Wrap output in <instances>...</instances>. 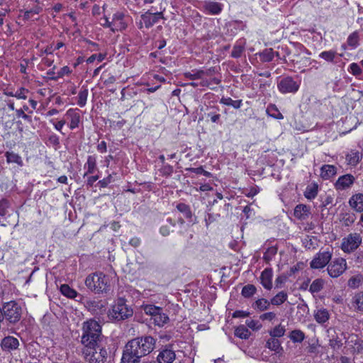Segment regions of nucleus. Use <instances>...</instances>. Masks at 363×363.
Segmentation results:
<instances>
[{
	"instance_id": "1",
	"label": "nucleus",
	"mask_w": 363,
	"mask_h": 363,
	"mask_svg": "<svg viewBox=\"0 0 363 363\" xmlns=\"http://www.w3.org/2000/svg\"><path fill=\"white\" fill-rule=\"evenodd\" d=\"M155 340L151 336L134 338L125 345L122 363H138L141 357L149 354L153 351Z\"/></svg>"
},
{
	"instance_id": "2",
	"label": "nucleus",
	"mask_w": 363,
	"mask_h": 363,
	"mask_svg": "<svg viewBox=\"0 0 363 363\" xmlns=\"http://www.w3.org/2000/svg\"><path fill=\"white\" fill-rule=\"evenodd\" d=\"M83 333L81 342L83 345H96L100 340L101 335V327L99 323L90 319L83 323Z\"/></svg>"
},
{
	"instance_id": "3",
	"label": "nucleus",
	"mask_w": 363,
	"mask_h": 363,
	"mask_svg": "<svg viewBox=\"0 0 363 363\" xmlns=\"http://www.w3.org/2000/svg\"><path fill=\"white\" fill-rule=\"evenodd\" d=\"M84 283L86 286L95 294H101L109 290L108 278L102 272L89 274Z\"/></svg>"
},
{
	"instance_id": "4",
	"label": "nucleus",
	"mask_w": 363,
	"mask_h": 363,
	"mask_svg": "<svg viewBox=\"0 0 363 363\" xmlns=\"http://www.w3.org/2000/svg\"><path fill=\"white\" fill-rule=\"evenodd\" d=\"M82 353L85 359L89 363H104L107 358V351L101 347L98 343L94 345H84Z\"/></svg>"
},
{
	"instance_id": "5",
	"label": "nucleus",
	"mask_w": 363,
	"mask_h": 363,
	"mask_svg": "<svg viewBox=\"0 0 363 363\" xmlns=\"http://www.w3.org/2000/svg\"><path fill=\"white\" fill-rule=\"evenodd\" d=\"M133 315V310L128 307L124 298H118L109 311L108 316L113 320H121L128 318Z\"/></svg>"
},
{
	"instance_id": "6",
	"label": "nucleus",
	"mask_w": 363,
	"mask_h": 363,
	"mask_svg": "<svg viewBox=\"0 0 363 363\" xmlns=\"http://www.w3.org/2000/svg\"><path fill=\"white\" fill-rule=\"evenodd\" d=\"M4 318L11 323H16L21 319L22 314L21 307L15 301H9L3 306Z\"/></svg>"
},
{
	"instance_id": "7",
	"label": "nucleus",
	"mask_w": 363,
	"mask_h": 363,
	"mask_svg": "<svg viewBox=\"0 0 363 363\" xmlns=\"http://www.w3.org/2000/svg\"><path fill=\"white\" fill-rule=\"evenodd\" d=\"M362 241V236L359 233H350L342 239L341 250L345 253H351L359 247Z\"/></svg>"
},
{
	"instance_id": "8",
	"label": "nucleus",
	"mask_w": 363,
	"mask_h": 363,
	"mask_svg": "<svg viewBox=\"0 0 363 363\" xmlns=\"http://www.w3.org/2000/svg\"><path fill=\"white\" fill-rule=\"evenodd\" d=\"M333 255L332 250L327 249L324 251L318 252L311 260L310 267L312 269H323L328 264Z\"/></svg>"
},
{
	"instance_id": "9",
	"label": "nucleus",
	"mask_w": 363,
	"mask_h": 363,
	"mask_svg": "<svg viewBox=\"0 0 363 363\" xmlns=\"http://www.w3.org/2000/svg\"><path fill=\"white\" fill-rule=\"evenodd\" d=\"M300 86V84L291 77H286L281 79L277 83V89L281 94H294Z\"/></svg>"
},
{
	"instance_id": "10",
	"label": "nucleus",
	"mask_w": 363,
	"mask_h": 363,
	"mask_svg": "<svg viewBox=\"0 0 363 363\" xmlns=\"http://www.w3.org/2000/svg\"><path fill=\"white\" fill-rule=\"evenodd\" d=\"M347 263L343 258H337L332 261L328 266V274L333 277L336 278L340 276L346 269Z\"/></svg>"
},
{
	"instance_id": "11",
	"label": "nucleus",
	"mask_w": 363,
	"mask_h": 363,
	"mask_svg": "<svg viewBox=\"0 0 363 363\" xmlns=\"http://www.w3.org/2000/svg\"><path fill=\"white\" fill-rule=\"evenodd\" d=\"M175 359V352L169 347L162 349L157 357L158 363H173Z\"/></svg>"
},
{
	"instance_id": "12",
	"label": "nucleus",
	"mask_w": 363,
	"mask_h": 363,
	"mask_svg": "<svg viewBox=\"0 0 363 363\" xmlns=\"http://www.w3.org/2000/svg\"><path fill=\"white\" fill-rule=\"evenodd\" d=\"M355 181V178L350 174L342 175L335 183L337 190L342 191L350 188Z\"/></svg>"
},
{
	"instance_id": "13",
	"label": "nucleus",
	"mask_w": 363,
	"mask_h": 363,
	"mask_svg": "<svg viewBox=\"0 0 363 363\" xmlns=\"http://www.w3.org/2000/svg\"><path fill=\"white\" fill-rule=\"evenodd\" d=\"M127 27V23L124 20V14L121 12H116L113 15L111 20V31H121Z\"/></svg>"
},
{
	"instance_id": "14",
	"label": "nucleus",
	"mask_w": 363,
	"mask_h": 363,
	"mask_svg": "<svg viewBox=\"0 0 363 363\" xmlns=\"http://www.w3.org/2000/svg\"><path fill=\"white\" fill-rule=\"evenodd\" d=\"M65 117L69 121V127L71 130H74L79 126L81 120L79 109L69 108L65 114Z\"/></svg>"
},
{
	"instance_id": "15",
	"label": "nucleus",
	"mask_w": 363,
	"mask_h": 363,
	"mask_svg": "<svg viewBox=\"0 0 363 363\" xmlns=\"http://www.w3.org/2000/svg\"><path fill=\"white\" fill-rule=\"evenodd\" d=\"M184 75L186 79L190 80L201 79L199 84L201 86H211V83L208 82V79L204 78V72L203 69L192 70L191 72H185Z\"/></svg>"
},
{
	"instance_id": "16",
	"label": "nucleus",
	"mask_w": 363,
	"mask_h": 363,
	"mask_svg": "<svg viewBox=\"0 0 363 363\" xmlns=\"http://www.w3.org/2000/svg\"><path fill=\"white\" fill-rule=\"evenodd\" d=\"M273 272L270 268L265 269L261 274L260 282L263 287L267 290L272 289Z\"/></svg>"
},
{
	"instance_id": "17",
	"label": "nucleus",
	"mask_w": 363,
	"mask_h": 363,
	"mask_svg": "<svg viewBox=\"0 0 363 363\" xmlns=\"http://www.w3.org/2000/svg\"><path fill=\"white\" fill-rule=\"evenodd\" d=\"M311 214L310 206L305 204L297 205L294 211V216L298 220H304L307 219Z\"/></svg>"
},
{
	"instance_id": "18",
	"label": "nucleus",
	"mask_w": 363,
	"mask_h": 363,
	"mask_svg": "<svg viewBox=\"0 0 363 363\" xmlns=\"http://www.w3.org/2000/svg\"><path fill=\"white\" fill-rule=\"evenodd\" d=\"M350 207L357 212H363V194H356L349 200Z\"/></svg>"
},
{
	"instance_id": "19",
	"label": "nucleus",
	"mask_w": 363,
	"mask_h": 363,
	"mask_svg": "<svg viewBox=\"0 0 363 363\" xmlns=\"http://www.w3.org/2000/svg\"><path fill=\"white\" fill-rule=\"evenodd\" d=\"M162 17L161 12H157L155 13H146L142 16V19L146 28H150L155 23H157L160 18Z\"/></svg>"
},
{
	"instance_id": "20",
	"label": "nucleus",
	"mask_w": 363,
	"mask_h": 363,
	"mask_svg": "<svg viewBox=\"0 0 363 363\" xmlns=\"http://www.w3.org/2000/svg\"><path fill=\"white\" fill-rule=\"evenodd\" d=\"M19 342L17 338L9 336L3 339L1 347L4 350H12L18 348Z\"/></svg>"
},
{
	"instance_id": "21",
	"label": "nucleus",
	"mask_w": 363,
	"mask_h": 363,
	"mask_svg": "<svg viewBox=\"0 0 363 363\" xmlns=\"http://www.w3.org/2000/svg\"><path fill=\"white\" fill-rule=\"evenodd\" d=\"M223 9L221 4L213 1L206 2L204 10L208 14L217 15L219 14Z\"/></svg>"
},
{
	"instance_id": "22",
	"label": "nucleus",
	"mask_w": 363,
	"mask_h": 363,
	"mask_svg": "<svg viewBox=\"0 0 363 363\" xmlns=\"http://www.w3.org/2000/svg\"><path fill=\"white\" fill-rule=\"evenodd\" d=\"M314 318L317 323L323 324L330 318L329 311L323 308H318L314 312Z\"/></svg>"
},
{
	"instance_id": "23",
	"label": "nucleus",
	"mask_w": 363,
	"mask_h": 363,
	"mask_svg": "<svg viewBox=\"0 0 363 363\" xmlns=\"http://www.w3.org/2000/svg\"><path fill=\"white\" fill-rule=\"evenodd\" d=\"M363 154L357 150H352L346 155L347 164L352 166H356L362 160Z\"/></svg>"
},
{
	"instance_id": "24",
	"label": "nucleus",
	"mask_w": 363,
	"mask_h": 363,
	"mask_svg": "<svg viewBox=\"0 0 363 363\" xmlns=\"http://www.w3.org/2000/svg\"><path fill=\"white\" fill-rule=\"evenodd\" d=\"M337 173V168L334 165L325 164L320 169V177L323 179H329Z\"/></svg>"
},
{
	"instance_id": "25",
	"label": "nucleus",
	"mask_w": 363,
	"mask_h": 363,
	"mask_svg": "<svg viewBox=\"0 0 363 363\" xmlns=\"http://www.w3.org/2000/svg\"><path fill=\"white\" fill-rule=\"evenodd\" d=\"M288 298V294L286 291H281L276 294L271 300V304L274 306H280Z\"/></svg>"
},
{
	"instance_id": "26",
	"label": "nucleus",
	"mask_w": 363,
	"mask_h": 363,
	"mask_svg": "<svg viewBox=\"0 0 363 363\" xmlns=\"http://www.w3.org/2000/svg\"><path fill=\"white\" fill-rule=\"evenodd\" d=\"M60 290L62 295L69 298H74L78 295L77 291L71 288L68 284H62Z\"/></svg>"
},
{
	"instance_id": "27",
	"label": "nucleus",
	"mask_w": 363,
	"mask_h": 363,
	"mask_svg": "<svg viewBox=\"0 0 363 363\" xmlns=\"http://www.w3.org/2000/svg\"><path fill=\"white\" fill-rule=\"evenodd\" d=\"M289 337L294 343H301L304 340L306 336L302 330L296 329L290 333Z\"/></svg>"
},
{
	"instance_id": "28",
	"label": "nucleus",
	"mask_w": 363,
	"mask_h": 363,
	"mask_svg": "<svg viewBox=\"0 0 363 363\" xmlns=\"http://www.w3.org/2000/svg\"><path fill=\"white\" fill-rule=\"evenodd\" d=\"M153 323L155 325L162 327L169 321V317L167 314L160 311L156 315L152 318Z\"/></svg>"
},
{
	"instance_id": "29",
	"label": "nucleus",
	"mask_w": 363,
	"mask_h": 363,
	"mask_svg": "<svg viewBox=\"0 0 363 363\" xmlns=\"http://www.w3.org/2000/svg\"><path fill=\"white\" fill-rule=\"evenodd\" d=\"M266 347L277 353H279L282 350L280 341L274 337H271L267 341Z\"/></svg>"
},
{
	"instance_id": "30",
	"label": "nucleus",
	"mask_w": 363,
	"mask_h": 363,
	"mask_svg": "<svg viewBox=\"0 0 363 363\" xmlns=\"http://www.w3.org/2000/svg\"><path fill=\"white\" fill-rule=\"evenodd\" d=\"M352 303L356 310L363 311V291L359 292L353 296Z\"/></svg>"
},
{
	"instance_id": "31",
	"label": "nucleus",
	"mask_w": 363,
	"mask_h": 363,
	"mask_svg": "<svg viewBox=\"0 0 363 363\" xmlns=\"http://www.w3.org/2000/svg\"><path fill=\"white\" fill-rule=\"evenodd\" d=\"M318 187L316 184H313L306 187L304 191V196L307 199L312 200L315 199L318 194Z\"/></svg>"
},
{
	"instance_id": "32",
	"label": "nucleus",
	"mask_w": 363,
	"mask_h": 363,
	"mask_svg": "<svg viewBox=\"0 0 363 363\" xmlns=\"http://www.w3.org/2000/svg\"><path fill=\"white\" fill-rule=\"evenodd\" d=\"M359 35L357 31H354L350 34L347 39V43L352 49L356 48L359 45Z\"/></svg>"
},
{
	"instance_id": "33",
	"label": "nucleus",
	"mask_w": 363,
	"mask_h": 363,
	"mask_svg": "<svg viewBox=\"0 0 363 363\" xmlns=\"http://www.w3.org/2000/svg\"><path fill=\"white\" fill-rule=\"evenodd\" d=\"M250 334L249 330L243 325L237 327L235 330V335L241 339H247Z\"/></svg>"
},
{
	"instance_id": "34",
	"label": "nucleus",
	"mask_w": 363,
	"mask_h": 363,
	"mask_svg": "<svg viewBox=\"0 0 363 363\" xmlns=\"http://www.w3.org/2000/svg\"><path fill=\"white\" fill-rule=\"evenodd\" d=\"M96 167V160L94 156H89L87 158V161L85 164V168L87 169L86 172L84 174V176H86L88 174H92L94 173L95 169Z\"/></svg>"
},
{
	"instance_id": "35",
	"label": "nucleus",
	"mask_w": 363,
	"mask_h": 363,
	"mask_svg": "<svg viewBox=\"0 0 363 363\" xmlns=\"http://www.w3.org/2000/svg\"><path fill=\"white\" fill-rule=\"evenodd\" d=\"M6 161L9 163H16L19 166L23 165V160L21 157L16 153L13 152H7L6 153Z\"/></svg>"
},
{
	"instance_id": "36",
	"label": "nucleus",
	"mask_w": 363,
	"mask_h": 363,
	"mask_svg": "<svg viewBox=\"0 0 363 363\" xmlns=\"http://www.w3.org/2000/svg\"><path fill=\"white\" fill-rule=\"evenodd\" d=\"M270 301H269L266 298H259L258 300H257L253 306L255 309H257L260 311H265V310H267L269 306H270Z\"/></svg>"
},
{
	"instance_id": "37",
	"label": "nucleus",
	"mask_w": 363,
	"mask_h": 363,
	"mask_svg": "<svg viewBox=\"0 0 363 363\" xmlns=\"http://www.w3.org/2000/svg\"><path fill=\"white\" fill-rule=\"evenodd\" d=\"M267 113L271 117L276 119H283V115L279 112V109L274 104H270L267 108Z\"/></svg>"
},
{
	"instance_id": "38",
	"label": "nucleus",
	"mask_w": 363,
	"mask_h": 363,
	"mask_svg": "<svg viewBox=\"0 0 363 363\" xmlns=\"http://www.w3.org/2000/svg\"><path fill=\"white\" fill-rule=\"evenodd\" d=\"M337 55V52L335 50H327L321 52L319 54V57L323 59L328 62H333L334 59Z\"/></svg>"
},
{
	"instance_id": "39",
	"label": "nucleus",
	"mask_w": 363,
	"mask_h": 363,
	"mask_svg": "<svg viewBox=\"0 0 363 363\" xmlns=\"http://www.w3.org/2000/svg\"><path fill=\"white\" fill-rule=\"evenodd\" d=\"M257 291L256 287L252 284L245 286L241 291L242 296L245 298L252 297Z\"/></svg>"
},
{
	"instance_id": "40",
	"label": "nucleus",
	"mask_w": 363,
	"mask_h": 363,
	"mask_svg": "<svg viewBox=\"0 0 363 363\" xmlns=\"http://www.w3.org/2000/svg\"><path fill=\"white\" fill-rule=\"evenodd\" d=\"M324 281L323 279H315L310 286L309 291L314 294L320 291L323 287Z\"/></svg>"
},
{
	"instance_id": "41",
	"label": "nucleus",
	"mask_w": 363,
	"mask_h": 363,
	"mask_svg": "<svg viewBox=\"0 0 363 363\" xmlns=\"http://www.w3.org/2000/svg\"><path fill=\"white\" fill-rule=\"evenodd\" d=\"M144 312L145 314L151 315L152 319L157 314L162 308L154 305L148 304L144 306Z\"/></svg>"
},
{
	"instance_id": "42",
	"label": "nucleus",
	"mask_w": 363,
	"mask_h": 363,
	"mask_svg": "<svg viewBox=\"0 0 363 363\" xmlns=\"http://www.w3.org/2000/svg\"><path fill=\"white\" fill-rule=\"evenodd\" d=\"M88 97V89H82L78 94V101L77 104L80 107H84L86 105V100Z\"/></svg>"
},
{
	"instance_id": "43",
	"label": "nucleus",
	"mask_w": 363,
	"mask_h": 363,
	"mask_svg": "<svg viewBox=\"0 0 363 363\" xmlns=\"http://www.w3.org/2000/svg\"><path fill=\"white\" fill-rule=\"evenodd\" d=\"M220 103L226 105V106H231L234 107L235 108H239L241 106L242 101L241 100H233L231 98H222L220 99Z\"/></svg>"
},
{
	"instance_id": "44",
	"label": "nucleus",
	"mask_w": 363,
	"mask_h": 363,
	"mask_svg": "<svg viewBox=\"0 0 363 363\" xmlns=\"http://www.w3.org/2000/svg\"><path fill=\"white\" fill-rule=\"evenodd\" d=\"M286 330L281 325H278L273 330L269 332V335L272 337H281L284 335Z\"/></svg>"
},
{
	"instance_id": "45",
	"label": "nucleus",
	"mask_w": 363,
	"mask_h": 363,
	"mask_svg": "<svg viewBox=\"0 0 363 363\" xmlns=\"http://www.w3.org/2000/svg\"><path fill=\"white\" fill-rule=\"evenodd\" d=\"M260 60L264 62H271L274 59V52L272 49H266L260 53Z\"/></svg>"
},
{
	"instance_id": "46",
	"label": "nucleus",
	"mask_w": 363,
	"mask_h": 363,
	"mask_svg": "<svg viewBox=\"0 0 363 363\" xmlns=\"http://www.w3.org/2000/svg\"><path fill=\"white\" fill-rule=\"evenodd\" d=\"M348 72L352 75L357 77L362 74V70L358 64L352 62L348 67Z\"/></svg>"
},
{
	"instance_id": "47",
	"label": "nucleus",
	"mask_w": 363,
	"mask_h": 363,
	"mask_svg": "<svg viewBox=\"0 0 363 363\" xmlns=\"http://www.w3.org/2000/svg\"><path fill=\"white\" fill-rule=\"evenodd\" d=\"M28 93H29L28 89L23 88V87H21L19 89H18L14 93L13 96H14V97H16L18 99L25 100L27 99V95Z\"/></svg>"
},
{
	"instance_id": "48",
	"label": "nucleus",
	"mask_w": 363,
	"mask_h": 363,
	"mask_svg": "<svg viewBox=\"0 0 363 363\" xmlns=\"http://www.w3.org/2000/svg\"><path fill=\"white\" fill-rule=\"evenodd\" d=\"M177 208L179 211L184 213L186 217L191 216V211L189 207L186 204L180 203L177 204Z\"/></svg>"
},
{
	"instance_id": "49",
	"label": "nucleus",
	"mask_w": 363,
	"mask_h": 363,
	"mask_svg": "<svg viewBox=\"0 0 363 363\" xmlns=\"http://www.w3.org/2000/svg\"><path fill=\"white\" fill-rule=\"evenodd\" d=\"M243 51H244V48L242 45H236L233 48L231 55L233 57L238 58L241 56Z\"/></svg>"
},
{
	"instance_id": "50",
	"label": "nucleus",
	"mask_w": 363,
	"mask_h": 363,
	"mask_svg": "<svg viewBox=\"0 0 363 363\" xmlns=\"http://www.w3.org/2000/svg\"><path fill=\"white\" fill-rule=\"evenodd\" d=\"M106 55L99 53V54H94L91 55L86 60L88 63H92L95 60H97L99 62H101L105 59Z\"/></svg>"
},
{
	"instance_id": "51",
	"label": "nucleus",
	"mask_w": 363,
	"mask_h": 363,
	"mask_svg": "<svg viewBox=\"0 0 363 363\" xmlns=\"http://www.w3.org/2000/svg\"><path fill=\"white\" fill-rule=\"evenodd\" d=\"M246 325L253 330H257L261 328V325L259 322L255 320H247L245 322Z\"/></svg>"
},
{
	"instance_id": "52",
	"label": "nucleus",
	"mask_w": 363,
	"mask_h": 363,
	"mask_svg": "<svg viewBox=\"0 0 363 363\" xmlns=\"http://www.w3.org/2000/svg\"><path fill=\"white\" fill-rule=\"evenodd\" d=\"M50 123L54 125L55 130H57L59 132H61L62 128L66 123V120L62 119L57 122H55L54 119H51Z\"/></svg>"
},
{
	"instance_id": "53",
	"label": "nucleus",
	"mask_w": 363,
	"mask_h": 363,
	"mask_svg": "<svg viewBox=\"0 0 363 363\" xmlns=\"http://www.w3.org/2000/svg\"><path fill=\"white\" fill-rule=\"evenodd\" d=\"M277 253V250L274 248H269L267 251L264 254L263 258L267 262H269L272 257L275 255Z\"/></svg>"
},
{
	"instance_id": "54",
	"label": "nucleus",
	"mask_w": 363,
	"mask_h": 363,
	"mask_svg": "<svg viewBox=\"0 0 363 363\" xmlns=\"http://www.w3.org/2000/svg\"><path fill=\"white\" fill-rule=\"evenodd\" d=\"M189 171L196 174H203L206 177H210L211 175L209 172L204 170L202 167L191 168L189 169Z\"/></svg>"
},
{
	"instance_id": "55",
	"label": "nucleus",
	"mask_w": 363,
	"mask_h": 363,
	"mask_svg": "<svg viewBox=\"0 0 363 363\" xmlns=\"http://www.w3.org/2000/svg\"><path fill=\"white\" fill-rule=\"evenodd\" d=\"M275 318H276V313L274 312L264 313L259 316L260 320H269V321H272Z\"/></svg>"
},
{
	"instance_id": "56",
	"label": "nucleus",
	"mask_w": 363,
	"mask_h": 363,
	"mask_svg": "<svg viewBox=\"0 0 363 363\" xmlns=\"http://www.w3.org/2000/svg\"><path fill=\"white\" fill-rule=\"evenodd\" d=\"M250 313L244 311H235L233 314V318H245L249 316Z\"/></svg>"
},
{
	"instance_id": "57",
	"label": "nucleus",
	"mask_w": 363,
	"mask_h": 363,
	"mask_svg": "<svg viewBox=\"0 0 363 363\" xmlns=\"http://www.w3.org/2000/svg\"><path fill=\"white\" fill-rule=\"evenodd\" d=\"M318 345L316 342L310 343L307 347L308 353H316L318 352Z\"/></svg>"
},
{
	"instance_id": "58",
	"label": "nucleus",
	"mask_w": 363,
	"mask_h": 363,
	"mask_svg": "<svg viewBox=\"0 0 363 363\" xmlns=\"http://www.w3.org/2000/svg\"><path fill=\"white\" fill-rule=\"evenodd\" d=\"M71 72L69 67L65 66L60 69L57 73V77H62L65 75L69 74Z\"/></svg>"
},
{
	"instance_id": "59",
	"label": "nucleus",
	"mask_w": 363,
	"mask_h": 363,
	"mask_svg": "<svg viewBox=\"0 0 363 363\" xmlns=\"http://www.w3.org/2000/svg\"><path fill=\"white\" fill-rule=\"evenodd\" d=\"M100 24L104 28H109L111 30V21H110L106 16L101 18Z\"/></svg>"
},
{
	"instance_id": "60",
	"label": "nucleus",
	"mask_w": 363,
	"mask_h": 363,
	"mask_svg": "<svg viewBox=\"0 0 363 363\" xmlns=\"http://www.w3.org/2000/svg\"><path fill=\"white\" fill-rule=\"evenodd\" d=\"M97 150L101 153H104L107 150L106 143L105 141H101L97 145Z\"/></svg>"
},
{
	"instance_id": "61",
	"label": "nucleus",
	"mask_w": 363,
	"mask_h": 363,
	"mask_svg": "<svg viewBox=\"0 0 363 363\" xmlns=\"http://www.w3.org/2000/svg\"><path fill=\"white\" fill-rule=\"evenodd\" d=\"M286 278L283 276H279L275 280L276 287L279 288L281 284L285 281Z\"/></svg>"
},
{
	"instance_id": "62",
	"label": "nucleus",
	"mask_w": 363,
	"mask_h": 363,
	"mask_svg": "<svg viewBox=\"0 0 363 363\" xmlns=\"http://www.w3.org/2000/svg\"><path fill=\"white\" fill-rule=\"evenodd\" d=\"M160 232L163 236H167L169 234L170 230L167 225H163L160 228Z\"/></svg>"
},
{
	"instance_id": "63",
	"label": "nucleus",
	"mask_w": 363,
	"mask_h": 363,
	"mask_svg": "<svg viewBox=\"0 0 363 363\" xmlns=\"http://www.w3.org/2000/svg\"><path fill=\"white\" fill-rule=\"evenodd\" d=\"M208 116L211 118L213 123H216L220 119V114H213L212 113H208Z\"/></svg>"
},
{
	"instance_id": "64",
	"label": "nucleus",
	"mask_w": 363,
	"mask_h": 363,
	"mask_svg": "<svg viewBox=\"0 0 363 363\" xmlns=\"http://www.w3.org/2000/svg\"><path fill=\"white\" fill-rule=\"evenodd\" d=\"M208 82L211 83V86H209L211 89H214V87H213V85H218L220 82V80L218 78H216V77H213L212 79H211L210 80H208Z\"/></svg>"
}]
</instances>
